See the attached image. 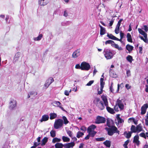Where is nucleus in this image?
Listing matches in <instances>:
<instances>
[{
	"label": "nucleus",
	"mask_w": 148,
	"mask_h": 148,
	"mask_svg": "<svg viewBox=\"0 0 148 148\" xmlns=\"http://www.w3.org/2000/svg\"><path fill=\"white\" fill-rule=\"evenodd\" d=\"M87 132L89 134L90 136L92 137H93L96 134L97 132L95 131H91L90 132Z\"/></svg>",
	"instance_id": "38"
},
{
	"label": "nucleus",
	"mask_w": 148,
	"mask_h": 148,
	"mask_svg": "<svg viewBox=\"0 0 148 148\" xmlns=\"http://www.w3.org/2000/svg\"><path fill=\"white\" fill-rule=\"evenodd\" d=\"M136 132H140L143 130V126L141 124H139L136 126Z\"/></svg>",
	"instance_id": "22"
},
{
	"label": "nucleus",
	"mask_w": 148,
	"mask_h": 148,
	"mask_svg": "<svg viewBox=\"0 0 148 148\" xmlns=\"http://www.w3.org/2000/svg\"><path fill=\"white\" fill-rule=\"evenodd\" d=\"M131 130L132 133L136 132V127L134 125H132L131 128Z\"/></svg>",
	"instance_id": "37"
},
{
	"label": "nucleus",
	"mask_w": 148,
	"mask_h": 148,
	"mask_svg": "<svg viewBox=\"0 0 148 148\" xmlns=\"http://www.w3.org/2000/svg\"><path fill=\"white\" fill-rule=\"evenodd\" d=\"M119 27H116L115 29V32L116 34H118L119 32Z\"/></svg>",
	"instance_id": "54"
},
{
	"label": "nucleus",
	"mask_w": 148,
	"mask_h": 148,
	"mask_svg": "<svg viewBox=\"0 0 148 148\" xmlns=\"http://www.w3.org/2000/svg\"><path fill=\"white\" fill-rule=\"evenodd\" d=\"M126 48L128 51L130 52L133 50L134 47L129 44H127L126 46Z\"/></svg>",
	"instance_id": "32"
},
{
	"label": "nucleus",
	"mask_w": 148,
	"mask_h": 148,
	"mask_svg": "<svg viewBox=\"0 0 148 148\" xmlns=\"http://www.w3.org/2000/svg\"><path fill=\"white\" fill-rule=\"evenodd\" d=\"M108 106H106L107 111L109 112L112 114H113L115 112L113 109L110 108V107Z\"/></svg>",
	"instance_id": "20"
},
{
	"label": "nucleus",
	"mask_w": 148,
	"mask_h": 148,
	"mask_svg": "<svg viewBox=\"0 0 148 148\" xmlns=\"http://www.w3.org/2000/svg\"><path fill=\"white\" fill-rule=\"evenodd\" d=\"M96 101L95 104L96 107L100 110H103L105 108L103 102L101 101L98 98L96 99Z\"/></svg>",
	"instance_id": "4"
},
{
	"label": "nucleus",
	"mask_w": 148,
	"mask_h": 148,
	"mask_svg": "<svg viewBox=\"0 0 148 148\" xmlns=\"http://www.w3.org/2000/svg\"><path fill=\"white\" fill-rule=\"evenodd\" d=\"M106 121V119L105 118L100 116H98L96 118L95 123L97 124L104 123Z\"/></svg>",
	"instance_id": "6"
},
{
	"label": "nucleus",
	"mask_w": 148,
	"mask_h": 148,
	"mask_svg": "<svg viewBox=\"0 0 148 148\" xmlns=\"http://www.w3.org/2000/svg\"><path fill=\"white\" fill-rule=\"evenodd\" d=\"M66 132L69 135V136L71 137L72 138L73 137L72 136V132L70 130H67Z\"/></svg>",
	"instance_id": "51"
},
{
	"label": "nucleus",
	"mask_w": 148,
	"mask_h": 148,
	"mask_svg": "<svg viewBox=\"0 0 148 148\" xmlns=\"http://www.w3.org/2000/svg\"><path fill=\"white\" fill-rule=\"evenodd\" d=\"M75 68L77 69H79L81 70V65L79 64H77L75 66Z\"/></svg>",
	"instance_id": "58"
},
{
	"label": "nucleus",
	"mask_w": 148,
	"mask_h": 148,
	"mask_svg": "<svg viewBox=\"0 0 148 148\" xmlns=\"http://www.w3.org/2000/svg\"><path fill=\"white\" fill-rule=\"evenodd\" d=\"M55 146L56 148H62L64 147V145L62 143H57L55 144Z\"/></svg>",
	"instance_id": "31"
},
{
	"label": "nucleus",
	"mask_w": 148,
	"mask_h": 148,
	"mask_svg": "<svg viewBox=\"0 0 148 148\" xmlns=\"http://www.w3.org/2000/svg\"><path fill=\"white\" fill-rule=\"evenodd\" d=\"M105 129L108 132V134L109 136H112L114 133H118L119 134V131L115 126H111L110 128L106 127Z\"/></svg>",
	"instance_id": "2"
},
{
	"label": "nucleus",
	"mask_w": 148,
	"mask_h": 148,
	"mask_svg": "<svg viewBox=\"0 0 148 148\" xmlns=\"http://www.w3.org/2000/svg\"><path fill=\"white\" fill-rule=\"evenodd\" d=\"M99 26L100 28V34L101 35L104 34L106 32L105 28L100 25H99Z\"/></svg>",
	"instance_id": "21"
},
{
	"label": "nucleus",
	"mask_w": 148,
	"mask_h": 148,
	"mask_svg": "<svg viewBox=\"0 0 148 148\" xmlns=\"http://www.w3.org/2000/svg\"><path fill=\"white\" fill-rule=\"evenodd\" d=\"M107 36L110 39L115 40L116 39H118L117 38L114 36L112 34H109L108 33Z\"/></svg>",
	"instance_id": "30"
},
{
	"label": "nucleus",
	"mask_w": 148,
	"mask_h": 148,
	"mask_svg": "<svg viewBox=\"0 0 148 148\" xmlns=\"http://www.w3.org/2000/svg\"><path fill=\"white\" fill-rule=\"evenodd\" d=\"M118 107L116 105L114 106V109L116 111L118 112L119 111Z\"/></svg>",
	"instance_id": "60"
},
{
	"label": "nucleus",
	"mask_w": 148,
	"mask_h": 148,
	"mask_svg": "<svg viewBox=\"0 0 148 148\" xmlns=\"http://www.w3.org/2000/svg\"><path fill=\"white\" fill-rule=\"evenodd\" d=\"M114 42L113 41L111 40H109L106 41L105 42V43L106 45L108 44H111V46H112Z\"/></svg>",
	"instance_id": "39"
},
{
	"label": "nucleus",
	"mask_w": 148,
	"mask_h": 148,
	"mask_svg": "<svg viewBox=\"0 0 148 148\" xmlns=\"http://www.w3.org/2000/svg\"><path fill=\"white\" fill-rule=\"evenodd\" d=\"M37 95V92H31L28 95L27 97L28 98L30 97L31 95H34L35 96L36 95Z\"/></svg>",
	"instance_id": "47"
},
{
	"label": "nucleus",
	"mask_w": 148,
	"mask_h": 148,
	"mask_svg": "<svg viewBox=\"0 0 148 148\" xmlns=\"http://www.w3.org/2000/svg\"><path fill=\"white\" fill-rule=\"evenodd\" d=\"M113 82H111V86L110 88V92L113 93L114 91V90L113 89Z\"/></svg>",
	"instance_id": "48"
},
{
	"label": "nucleus",
	"mask_w": 148,
	"mask_h": 148,
	"mask_svg": "<svg viewBox=\"0 0 148 148\" xmlns=\"http://www.w3.org/2000/svg\"><path fill=\"white\" fill-rule=\"evenodd\" d=\"M61 139L57 138H54L52 140V142L53 143H55L56 142H59L60 141Z\"/></svg>",
	"instance_id": "43"
},
{
	"label": "nucleus",
	"mask_w": 148,
	"mask_h": 148,
	"mask_svg": "<svg viewBox=\"0 0 148 148\" xmlns=\"http://www.w3.org/2000/svg\"><path fill=\"white\" fill-rule=\"evenodd\" d=\"M126 75L127 77L131 76L130 71L129 70H127L126 71Z\"/></svg>",
	"instance_id": "56"
},
{
	"label": "nucleus",
	"mask_w": 148,
	"mask_h": 148,
	"mask_svg": "<svg viewBox=\"0 0 148 148\" xmlns=\"http://www.w3.org/2000/svg\"><path fill=\"white\" fill-rule=\"evenodd\" d=\"M80 129L81 131L85 132L86 130V128L85 127L83 126L81 127Z\"/></svg>",
	"instance_id": "53"
},
{
	"label": "nucleus",
	"mask_w": 148,
	"mask_h": 148,
	"mask_svg": "<svg viewBox=\"0 0 148 148\" xmlns=\"http://www.w3.org/2000/svg\"><path fill=\"white\" fill-rule=\"evenodd\" d=\"M49 116L50 119L52 120L57 117V114L54 113H51L50 114Z\"/></svg>",
	"instance_id": "25"
},
{
	"label": "nucleus",
	"mask_w": 148,
	"mask_h": 148,
	"mask_svg": "<svg viewBox=\"0 0 148 148\" xmlns=\"http://www.w3.org/2000/svg\"><path fill=\"white\" fill-rule=\"evenodd\" d=\"M130 140L129 139L127 140L126 141H125L123 145V146L124 148H128L127 146V145L129 143Z\"/></svg>",
	"instance_id": "41"
},
{
	"label": "nucleus",
	"mask_w": 148,
	"mask_h": 148,
	"mask_svg": "<svg viewBox=\"0 0 148 148\" xmlns=\"http://www.w3.org/2000/svg\"><path fill=\"white\" fill-rule=\"evenodd\" d=\"M125 87L126 88L127 90H128V89H130V88L131 86H130L129 84H126V85H125Z\"/></svg>",
	"instance_id": "63"
},
{
	"label": "nucleus",
	"mask_w": 148,
	"mask_h": 148,
	"mask_svg": "<svg viewBox=\"0 0 148 148\" xmlns=\"http://www.w3.org/2000/svg\"><path fill=\"white\" fill-rule=\"evenodd\" d=\"M110 75L111 77L113 78H116L117 76V75L114 71H112L111 70L110 71Z\"/></svg>",
	"instance_id": "24"
},
{
	"label": "nucleus",
	"mask_w": 148,
	"mask_h": 148,
	"mask_svg": "<svg viewBox=\"0 0 148 148\" xmlns=\"http://www.w3.org/2000/svg\"><path fill=\"white\" fill-rule=\"evenodd\" d=\"M42 34H40L38 37L34 39L35 40L38 41L40 40L42 37Z\"/></svg>",
	"instance_id": "49"
},
{
	"label": "nucleus",
	"mask_w": 148,
	"mask_h": 148,
	"mask_svg": "<svg viewBox=\"0 0 148 148\" xmlns=\"http://www.w3.org/2000/svg\"><path fill=\"white\" fill-rule=\"evenodd\" d=\"M20 54L21 53L19 52H18L15 54L14 60V62H16V61H18V59L20 56Z\"/></svg>",
	"instance_id": "19"
},
{
	"label": "nucleus",
	"mask_w": 148,
	"mask_h": 148,
	"mask_svg": "<svg viewBox=\"0 0 148 148\" xmlns=\"http://www.w3.org/2000/svg\"><path fill=\"white\" fill-rule=\"evenodd\" d=\"M132 133V132H127L125 131L124 133V135L126 138L129 139L131 137Z\"/></svg>",
	"instance_id": "17"
},
{
	"label": "nucleus",
	"mask_w": 148,
	"mask_h": 148,
	"mask_svg": "<svg viewBox=\"0 0 148 148\" xmlns=\"http://www.w3.org/2000/svg\"><path fill=\"white\" fill-rule=\"evenodd\" d=\"M96 126L94 125H92L89 126L87 129V132H91V131H94V130L96 128Z\"/></svg>",
	"instance_id": "18"
},
{
	"label": "nucleus",
	"mask_w": 148,
	"mask_h": 148,
	"mask_svg": "<svg viewBox=\"0 0 148 148\" xmlns=\"http://www.w3.org/2000/svg\"><path fill=\"white\" fill-rule=\"evenodd\" d=\"M80 54V49H78L75 50L73 53L72 56L74 58H76L78 57Z\"/></svg>",
	"instance_id": "10"
},
{
	"label": "nucleus",
	"mask_w": 148,
	"mask_h": 148,
	"mask_svg": "<svg viewBox=\"0 0 148 148\" xmlns=\"http://www.w3.org/2000/svg\"><path fill=\"white\" fill-rule=\"evenodd\" d=\"M63 125V120L59 119L55 120L54 124V127L55 129H58L62 127Z\"/></svg>",
	"instance_id": "3"
},
{
	"label": "nucleus",
	"mask_w": 148,
	"mask_h": 148,
	"mask_svg": "<svg viewBox=\"0 0 148 148\" xmlns=\"http://www.w3.org/2000/svg\"><path fill=\"white\" fill-rule=\"evenodd\" d=\"M126 37L127 38V41L129 42H132V39L131 35L130 33H127V34Z\"/></svg>",
	"instance_id": "23"
},
{
	"label": "nucleus",
	"mask_w": 148,
	"mask_h": 148,
	"mask_svg": "<svg viewBox=\"0 0 148 148\" xmlns=\"http://www.w3.org/2000/svg\"><path fill=\"white\" fill-rule=\"evenodd\" d=\"M63 119L64 120V123L65 125L67 124L69 122V121L67 119L65 116L62 117Z\"/></svg>",
	"instance_id": "45"
},
{
	"label": "nucleus",
	"mask_w": 148,
	"mask_h": 148,
	"mask_svg": "<svg viewBox=\"0 0 148 148\" xmlns=\"http://www.w3.org/2000/svg\"><path fill=\"white\" fill-rule=\"evenodd\" d=\"M148 108V104L147 103L144 104L141 108V114L143 115L145 114L146 110Z\"/></svg>",
	"instance_id": "11"
},
{
	"label": "nucleus",
	"mask_w": 148,
	"mask_h": 148,
	"mask_svg": "<svg viewBox=\"0 0 148 148\" xmlns=\"http://www.w3.org/2000/svg\"><path fill=\"white\" fill-rule=\"evenodd\" d=\"M94 81L91 80L86 85L87 86H90L93 83Z\"/></svg>",
	"instance_id": "55"
},
{
	"label": "nucleus",
	"mask_w": 148,
	"mask_h": 148,
	"mask_svg": "<svg viewBox=\"0 0 148 148\" xmlns=\"http://www.w3.org/2000/svg\"><path fill=\"white\" fill-rule=\"evenodd\" d=\"M49 0H38L39 4L41 6H44L49 2Z\"/></svg>",
	"instance_id": "13"
},
{
	"label": "nucleus",
	"mask_w": 148,
	"mask_h": 148,
	"mask_svg": "<svg viewBox=\"0 0 148 148\" xmlns=\"http://www.w3.org/2000/svg\"><path fill=\"white\" fill-rule=\"evenodd\" d=\"M144 38L143 40V41H144L145 43H148V40L147 39V35L146 37H144Z\"/></svg>",
	"instance_id": "61"
},
{
	"label": "nucleus",
	"mask_w": 148,
	"mask_h": 148,
	"mask_svg": "<svg viewBox=\"0 0 148 148\" xmlns=\"http://www.w3.org/2000/svg\"><path fill=\"white\" fill-rule=\"evenodd\" d=\"M126 59L130 63L132 62L133 60L132 57L130 55H128L126 57Z\"/></svg>",
	"instance_id": "40"
},
{
	"label": "nucleus",
	"mask_w": 148,
	"mask_h": 148,
	"mask_svg": "<svg viewBox=\"0 0 148 148\" xmlns=\"http://www.w3.org/2000/svg\"><path fill=\"white\" fill-rule=\"evenodd\" d=\"M75 145V143L74 142L66 143L64 145V147L65 148H73Z\"/></svg>",
	"instance_id": "14"
},
{
	"label": "nucleus",
	"mask_w": 148,
	"mask_h": 148,
	"mask_svg": "<svg viewBox=\"0 0 148 148\" xmlns=\"http://www.w3.org/2000/svg\"><path fill=\"white\" fill-rule=\"evenodd\" d=\"M95 139L96 141H101L104 140L105 139L104 137H101L99 138H96Z\"/></svg>",
	"instance_id": "50"
},
{
	"label": "nucleus",
	"mask_w": 148,
	"mask_h": 148,
	"mask_svg": "<svg viewBox=\"0 0 148 148\" xmlns=\"http://www.w3.org/2000/svg\"><path fill=\"white\" fill-rule=\"evenodd\" d=\"M112 47H114L119 50L121 51L123 50V49L121 47H119L117 44H115L114 42Z\"/></svg>",
	"instance_id": "33"
},
{
	"label": "nucleus",
	"mask_w": 148,
	"mask_h": 148,
	"mask_svg": "<svg viewBox=\"0 0 148 148\" xmlns=\"http://www.w3.org/2000/svg\"><path fill=\"white\" fill-rule=\"evenodd\" d=\"M84 135V133L80 132H78L77 134V137L79 138Z\"/></svg>",
	"instance_id": "44"
},
{
	"label": "nucleus",
	"mask_w": 148,
	"mask_h": 148,
	"mask_svg": "<svg viewBox=\"0 0 148 148\" xmlns=\"http://www.w3.org/2000/svg\"><path fill=\"white\" fill-rule=\"evenodd\" d=\"M120 34L121 39H123L125 35L124 33L122 32H120Z\"/></svg>",
	"instance_id": "59"
},
{
	"label": "nucleus",
	"mask_w": 148,
	"mask_h": 148,
	"mask_svg": "<svg viewBox=\"0 0 148 148\" xmlns=\"http://www.w3.org/2000/svg\"><path fill=\"white\" fill-rule=\"evenodd\" d=\"M81 70L88 71L90 69L89 64L85 62H82L81 64Z\"/></svg>",
	"instance_id": "5"
},
{
	"label": "nucleus",
	"mask_w": 148,
	"mask_h": 148,
	"mask_svg": "<svg viewBox=\"0 0 148 148\" xmlns=\"http://www.w3.org/2000/svg\"><path fill=\"white\" fill-rule=\"evenodd\" d=\"M103 53L105 57L107 60L112 58L116 53L114 51L108 49H105Z\"/></svg>",
	"instance_id": "1"
},
{
	"label": "nucleus",
	"mask_w": 148,
	"mask_h": 148,
	"mask_svg": "<svg viewBox=\"0 0 148 148\" xmlns=\"http://www.w3.org/2000/svg\"><path fill=\"white\" fill-rule=\"evenodd\" d=\"M54 81L53 79L51 77L49 78L46 81L45 86L47 88Z\"/></svg>",
	"instance_id": "12"
},
{
	"label": "nucleus",
	"mask_w": 148,
	"mask_h": 148,
	"mask_svg": "<svg viewBox=\"0 0 148 148\" xmlns=\"http://www.w3.org/2000/svg\"><path fill=\"white\" fill-rule=\"evenodd\" d=\"M16 106V102L15 100H12L10 103L9 108L11 110H13Z\"/></svg>",
	"instance_id": "7"
},
{
	"label": "nucleus",
	"mask_w": 148,
	"mask_h": 148,
	"mask_svg": "<svg viewBox=\"0 0 148 148\" xmlns=\"http://www.w3.org/2000/svg\"><path fill=\"white\" fill-rule=\"evenodd\" d=\"M105 82H103V78H101L100 79V88L101 89L103 88L104 86L105 85Z\"/></svg>",
	"instance_id": "35"
},
{
	"label": "nucleus",
	"mask_w": 148,
	"mask_h": 148,
	"mask_svg": "<svg viewBox=\"0 0 148 148\" xmlns=\"http://www.w3.org/2000/svg\"><path fill=\"white\" fill-rule=\"evenodd\" d=\"M101 98L103 101L105 106H108V102L106 97L104 95H102L101 96Z\"/></svg>",
	"instance_id": "15"
},
{
	"label": "nucleus",
	"mask_w": 148,
	"mask_h": 148,
	"mask_svg": "<svg viewBox=\"0 0 148 148\" xmlns=\"http://www.w3.org/2000/svg\"><path fill=\"white\" fill-rule=\"evenodd\" d=\"M134 118H129L128 120V122L130 123L131 122H133V121L134 120Z\"/></svg>",
	"instance_id": "64"
},
{
	"label": "nucleus",
	"mask_w": 148,
	"mask_h": 148,
	"mask_svg": "<svg viewBox=\"0 0 148 148\" xmlns=\"http://www.w3.org/2000/svg\"><path fill=\"white\" fill-rule=\"evenodd\" d=\"M116 118L117 121V123L116 125L117 126L120 127L122 125L124 122V120L123 119L120 118V115L118 114L116 116Z\"/></svg>",
	"instance_id": "9"
},
{
	"label": "nucleus",
	"mask_w": 148,
	"mask_h": 148,
	"mask_svg": "<svg viewBox=\"0 0 148 148\" xmlns=\"http://www.w3.org/2000/svg\"><path fill=\"white\" fill-rule=\"evenodd\" d=\"M139 139V136L138 135H136L134 137V142H136V143H137V142H139L138 141Z\"/></svg>",
	"instance_id": "46"
},
{
	"label": "nucleus",
	"mask_w": 148,
	"mask_h": 148,
	"mask_svg": "<svg viewBox=\"0 0 148 148\" xmlns=\"http://www.w3.org/2000/svg\"><path fill=\"white\" fill-rule=\"evenodd\" d=\"M48 141V138L47 137H44L43 139L42 140L41 144V146H44L45 145Z\"/></svg>",
	"instance_id": "28"
},
{
	"label": "nucleus",
	"mask_w": 148,
	"mask_h": 148,
	"mask_svg": "<svg viewBox=\"0 0 148 148\" xmlns=\"http://www.w3.org/2000/svg\"><path fill=\"white\" fill-rule=\"evenodd\" d=\"M49 119V116L48 115L45 114L42 116L41 119L40 120V121L42 122L43 121H47Z\"/></svg>",
	"instance_id": "16"
},
{
	"label": "nucleus",
	"mask_w": 148,
	"mask_h": 148,
	"mask_svg": "<svg viewBox=\"0 0 148 148\" xmlns=\"http://www.w3.org/2000/svg\"><path fill=\"white\" fill-rule=\"evenodd\" d=\"M140 136L141 137H143L145 138H146V136L145 134L144 133H141L140 134Z\"/></svg>",
	"instance_id": "57"
},
{
	"label": "nucleus",
	"mask_w": 148,
	"mask_h": 148,
	"mask_svg": "<svg viewBox=\"0 0 148 148\" xmlns=\"http://www.w3.org/2000/svg\"><path fill=\"white\" fill-rule=\"evenodd\" d=\"M71 23V22L70 21H67L66 22H63L62 23L61 25L63 26H67Z\"/></svg>",
	"instance_id": "34"
},
{
	"label": "nucleus",
	"mask_w": 148,
	"mask_h": 148,
	"mask_svg": "<svg viewBox=\"0 0 148 148\" xmlns=\"http://www.w3.org/2000/svg\"><path fill=\"white\" fill-rule=\"evenodd\" d=\"M111 141L109 140H106L103 143V144L107 147H110L111 146Z\"/></svg>",
	"instance_id": "26"
},
{
	"label": "nucleus",
	"mask_w": 148,
	"mask_h": 148,
	"mask_svg": "<svg viewBox=\"0 0 148 148\" xmlns=\"http://www.w3.org/2000/svg\"><path fill=\"white\" fill-rule=\"evenodd\" d=\"M116 105L118 106L120 110L124 109L123 102L122 101L118 99L116 101Z\"/></svg>",
	"instance_id": "8"
},
{
	"label": "nucleus",
	"mask_w": 148,
	"mask_h": 148,
	"mask_svg": "<svg viewBox=\"0 0 148 148\" xmlns=\"http://www.w3.org/2000/svg\"><path fill=\"white\" fill-rule=\"evenodd\" d=\"M138 30L139 33L143 35L144 36V37H146L147 34L145 33L143 30L140 28H138Z\"/></svg>",
	"instance_id": "29"
},
{
	"label": "nucleus",
	"mask_w": 148,
	"mask_h": 148,
	"mask_svg": "<svg viewBox=\"0 0 148 148\" xmlns=\"http://www.w3.org/2000/svg\"><path fill=\"white\" fill-rule=\"evenodd\" d=\"M52 104L53 106L57 107H59L61 105V103L59 101H54L52 102Z\"/></svg>",
	"instance_id": "27"
},
{
	"label": "nucleus",
	"mask_w": 148,
	"mask_h": 148,
	"mask_svg": "<svg viewBox=\"0 0 148 148\" xmlns=\"http://www.w3.org/2000/svg\"><path fill=\"white\" fill-rule=\"evenodd\" d=\"M103 88H102L101 89V88H100V90H98V94H99V95H101V94L103 92Z\"/></svg>",
	"instance_id": "62"
},
{
	"label": "nucleus",
	"mask_w": 148,
	"mask_h": 148,
	"mask_svg": "<svg viewBox=\"0 0 148 148\" xmlns=\"http://www.w3.org/2000/svg\"><path fill=\"white\" fill-rule=\"evenodd\" d=\"M62 139L64 142H69L70 140L69 138L64 136L62 137Z\"/></svg>",
	"instance_id": "36"
},
{
	"label": "nucleus",
	"mask_w": 148,
	"mask_h": 148,
	"mask_svg": "<svg viewBox=\"0 0 148 148\" xmlns=\"http://www.w3.org/2000/svg\"><path fill=\"white\" fill-rule=\"evenodd\" d=\"M142 29H144L146 32H147L148 31V27L147 25H144L143 26Z\"/></svg>",
	"instance_id": "52"
},
{
	"label": "nucleus",
	"mask_w": 148,
	"mask_h": 148,
	"mask_svg": "<svg viewBox=\"0 0 148 148\" xmlns=\"http://www.w3.org/2000/svg\"><path fill=\"white\" fill-rule=\"evenodd\" d=\"M51 136L54 137L56 136V131L54 130H52L50 132Z\"/></svg>",
	"instance_id": "42"
}]
</instances>
